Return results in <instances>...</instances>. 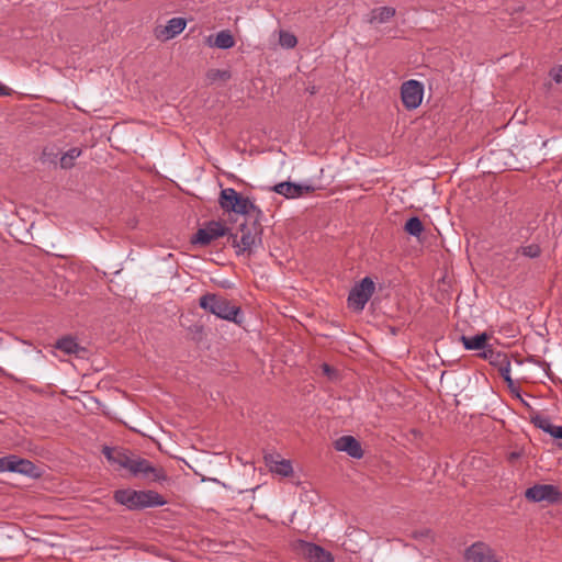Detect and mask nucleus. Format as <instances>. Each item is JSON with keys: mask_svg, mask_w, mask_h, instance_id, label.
<instances>
[{"mask_svg": "<svg viewBox=\"0 0 562 562\" xmlns=\"http://www.w3.org/2000/svg\"><path fill=\"white\" fill-rule=\"evenodd\" d=\"M210 45L221 49H228L235 45V40L229 31H221L216 34L214 42Z\"/></svg>", "mask_w": 562, "mask_h": 562, "instance_id": "nucleus-23", "label": "nucleus"}, {"mask_svg": "<svg viewBox=\"0 0 562 562\" xmlns=\"http://www.w3.org/2000/svg\"><path fill=\"white\" fill-rule=\"evenodd\" d=\"M404 229L409 235L419 237L424 231V225L419 217L413 216L405 223Z\"/></svg>", "mask_w": 562, "mask_h": 562, "instance_id": "nucleus-25", "label": "nucleus"}, {"mask_svg": "<svg viewBox=\"0 0 562 562\" xmlns=\"http://www.w3.org/2000/svg\"><path fill=\"white\" fill-rule=\"evenodd\" d=\"M395 13H396V11L392 7L374 8L369 13L367 22L370 23V24L386 23V22H389L395 15Z\"/></svg>", "mask_w": 562, "mask_h": 562, "instance_id": "nucleus-19", "label": "nucleus"}, {"mask_svg": "<svg viewBox=\"0 0 562 562\" xmlns=\"http://www.w3.org/2000/svg\"><path fill=\"white\" fill-rule=\"evenodd\" d=\"M279 43L282 47L290 49L296 46L297 38L294 34L290 32L281 31L279 33Z\"/></svg>", "mask_w": 562, "mask_h": 562, "instance_id": "nucleus-26", "label": "nucleus"}, {"mask_svg": "<svg viewBox=\"0 0 562 562\" xmlns=\"http://www.w3.org/2000/svg\"><path fill=\"white\" fill-rule=\"evenodd\" d=\"M424 97V85L420 81L411 79L403 82L401 87V99L407 110L418 108Z\"/></svg>", "mask_w": 562, "mask_h": 562, "instance_id": "nucleus-8", "label": "nucleus"}, {"mask_svg": "<svg viewBox=\"0 0 562 562\" xmlns=\"http://www.w3.org/2000/svg\"><path fill=\"white\" fill-rule=\"evenodd\" d=\"M187 25L184 18H172L166 25H158L154 30V35L158 41L167 42L175 38L183 32Z\"/></svg>", "mask_w": 562, "mask_h": 562, "instance_id": "nucleus-12", "label": "nucleus"}, {"mask_svg": "<svg viewBox=\"0 0 562 562\" xmlns=\"http://www.w3.org/2000/svg\"><path fill=\"white\" fill-rule=\"evenodd\" d=\"M12 464V456L0 457V473L10 472V465Z\"/></svg>", "mask_w": 562, "mask_h": 562, "instance_id": "nucleus-30", "label": "nucleus"}, {"mask_svg": "<svg viewBox=\"0 0 562 562\" xmlns=\"http://www.w3.org/2000/svg\"><path fill=\"white\" fill-rule=\"evenodd\" d=\"M239 231L241 233L240 239L238 240L237 235L232 234V244L237 248L236 254L251 252L252 249L261 243V225L254 221L251 225L240 224Z\"/></svg>", "mask_w": 562, "mask_h": 562, "instance_id": "nucleus-4", "label": "nucleus"}, {"mask_svg": "<svg viewBox=\"0 0 562 562\" xmlns=\"http://www.w3.org/2000/svg\"><path fill=\"white\" fill-rule=\"evenodd\" d=\"M274 192L284 195L288 199H295L303 193L310 192L313 189L310 186H301L292 182H280L274 186Z\"/></svg>", "mask_w": 562, "mask_h": 562, "instance_id": "nucleus-17", "label": "nucleus"}, {"mask_svg": "<svg viewBox=\"0 0 562 562\" xmlns=\"http://www.w3.org/2000/svg\"><path fill=\"white\" fill-rule=\"evenodd\" d=\"M525 496L527 499L539 503L547 501L554 503L560 497V492L557 486L551 484H537L527 488Z\"/></svg>", "mask_w": 562, "mask_h": 562, "instance_id": "nucleus-11", "label": "nucleus"}, {"mask_svg": "<svg viewBox=\"0 0 562 562\" xmlns=\"http://www.w3.org/2000/svg\"><path fill=\"white\" fill-rule=\"evenodd\" d=\"M199 306L205 312L215 315L218 318L240 324L243 322L239 316L241 310L239 306L234 305L228 299L215 294L205 293L199 299Z\"/></svg>", "mask_w": 562, "mask_h": 562, "instance_id": "nucleus-1", "label": "nucleus"}, {"mask_svg": "<svg viewBox=\"0 0 562 562\" xmlns=\"http://www.w3.org/2000/svg\"><path fill=\"white\" fill-rule=\"evenodd\" d=\"M333 445L337 451L346 452L349 457L353 459H361L363 457V449L361 447V443L353 436H341L337 438Z\"/></svg>", "mask_w": 562, "mask_h": 562, "instance_id": "nucleus-13", "label": "nucleus"}, {"mask_svg": "<svg viewBox=\"0 0 562 562\" xmlns=\"http://www.w3.org/2000/svg\"><path fill=\"white\" fill-rule=\"evenodd\" d=\"M81 149L78 147L70 148L60 157V167L69 169L74 167V161L81 155Z\"/></svg>", "mask_w": 562, "mask_h": 562, "instance_id": "nucleus-24", "label": "nucleus"}, {"mask_svg": "<svg viewBox=\"0 0 562 562\" xmlns=\"http://www.w3.org/2000/svg\"><path fill=\"white\" fill-rule=\"evenodd\" d=\"M518 254H521L525 257L528 258H538L541 255V248L538 244H530L527 246H520L517 249Z\"/></svg>", "mask_w": 562, "mask_h": 562, "instance_id": "nucleus-27", "label": "nucleus"}, {"mask_svg": "<svg viewBox=\"0 0 562 562\" xmlns=\"http://www.w3.org/2000/svg\"><path fill=\"white\" fill-rule=\"evenodd\" d=\"M323 371L324 373H326L327 375H330L331 372H333V369L327 364V363H324L323 364Z\"/></svg>", "mask_w": 562, "mask_h": 562, "instance_id": "nucleus-33", "label": "nucleus"}, {"mask_svg": "<svg viewBox=\"0 0 562 562\" xmlns=\"http://www.w3.org/2000/svg\"><path fill=\"white\" fill-rule=\"evenodd\" d=\"M553 79L557 82H562V65L555 70V72L553 75Z\"/></svg>", "mask_w": 562, "mask_h": 562, "instance_id": "nucleus-31", "label": "nucleus"}, {"mask_svg": "<svg viewBox=\"0 0 562 562\" xmlns=\"http://www.w3.org/2000/svg\"><path fill=\"white\" fill-rule=\"evenodd\" d=\"M12 90L3 85H0V95H10Z\"/></svg>", "mask_w": 562, "mask_h": 562, "instance_id": "nucleus-32", "label": "nucleus"}, {"mask_svg": "<svg viewBox=\"0 0 562 562\" xmlns=\"http://www.w3.org/2000/svg\"><path fill=\"white\" fill-rule=\"evenodd\" d=\"M114 499L130 510L162 506L166 504L164 497L154 491L117 490L114 493Z\"/></svg>", "mask_w": 562, "mask_h": 562, "instance_id": "nucleus-2", "label": "nucleus"}, {"mask_svg": "<svg viewBox=\"0 0 562 562\" xmlns=\"http://www.w3.org/2000/svg\"><path fill=\"white\" fill-rule=\"evenodd\" d=\"M228 228L221 222L211 221L203 228H200L192 238L193 244L206 246L218 237L225 236Z\"/></svg>", "mask_w": 562, "mask_h": 562, "instance_id": "nucleus-10", "label": "nucleus"}, {"mask_svg": "<svg viewBox=\"0 0 562 562\" xmlns=\"http://www.w3.org/2000/svg\"><path fill=\"white\" fill-rule=\"evenodd\" d=\"M295 551L303 555L305 559L310 560L311 562H333L334 557L333 554L325 550L323 547L307 542L305 540H297L294 543Z\"/></svg>", "mask_w": 562, "mask_h": 562, "instance_id": "nucleus-9", "label": "nucleus"}, {"mask_svg": "<svg viewBox=\"0 0 562 562\" xmlns=\"http://www.w3.org/2000/svg\"><path fill=\"white\" fill-rule=\"evenodd\" d=\"M218 204L223 211L228 213L234 212L240 215H248L251 212H256L257 214H261V211L249 198L243 196L233 188L221 190Z\"/></svg>", "mask_w": 562, "mask_h": 562, "instance_id": "nucleus-3", "label": "nucleus"}, {"mask_svg": "<svg viewBox=\"0 0 562 562\" xmlns=\"http://www.w3.org/2000/svg\"><path fill=\"white\" fill-rule=\"evenodd\" d=\"M490 339V335L486 333H482L475 336H461V341L463 347L467 350H484V348L488 345L487 340Z\"/></svg>", "mask_w": 562, "mask_h": 562, "instance_id": "nucleus-20", "label": "nucleus"}, {"mask_svg": "<svg viewBox=\"0 0 562 562\" xmlns=\"http://www.w3.org/2000/svg\"><path fill=\"white\" fill-rule=\"evenodd\" d=\"M465 562H503V557L487 543L477 541L464 552Z\"/></svg>", "mask_w": 562, "mask_h": 562, "instance_id": "nucleus-7", "label": "nucleus"}, {"mask_svg": "<svg viewBox=\"0 0 562 562\" xmlns=\"http://www.w3.org/2000/svg\"><path fill=\"white\" fill-rule=\"evenodd\" d=\"M102 453L111 464L116 465L120 469H126L127 471L134 458V454L130 453L125 449L111 448L108 446L102 448Z\"/></svg>", "mask_w": 562, "mask_h": 562, "instance_id": "nucleus-14", "label": "nucleus"}, {"mask_svg": "<svg viewBox=\"0 0 562 562\" xmlns=\"http://www.w3.org/2000/svg\"><path fill=\"white\" fill-rule=\"evenodd\" d=\"M55 348L64 351L67 355H79L85 348L80 347L78 342L71 337H64L56 341Z\"/></svg>", "mask_w": 562, "mask_h": 562, "instance_id": "nucleus-21", "label": "nucleus"}, {"mask_svg": "<svg viewBox=\"0 0 562 562\" xmlns=\"http://www.w3.org/2000/svg\"><path fill=\"white\" fill-rule=\"evenodd\" d=\"M479 356L485 360H488L490 363L494 367L499 366L507 357L506 353L494 350L490 345H487L483 351L479 353Z\"/></svg>", "mask_w": 562, "mask_h": 562, "instance_id": "nucleus-22", "label": "nucleus"}, {"mask_svg": "<svg viewBox=\"0 0 562 562\" xmlns=\"http://www.w3.org/2000/svg\"><path fill=\"white\" fill-rule=\"evenodd\" d=\"M206 77L210 82H215L217 80L226 81L231 78V74L227 70L210 69Z\"/></svg>", "mask_w": 562, "mask_h": 562, "instance_id": "nucleus-28", "label": "nucleus"}, {"mask_svg": "<svg viewBox=\"0 0 562 562\" xmlns=\"http://www.w3.org/2000/svg\"><path fill=\"white\" fill-rule=\"evenodd\" d=\"M266 465L270 472L278 474L283 477L292 475L293 468L290 460L282 459L278 453H269L265 456Z\"/></svg>", "mask_w": 562, "mask_h": 562, "instance_id": "nucleus-15", "label": "nucleus"}, {"mask_svg": "<svg viewBox=\"0 0 562 562\" xmlns=\"http://www.w3.org/2000/svg\"><path fill=\"white\" fill-rule=\"evenodd\" d=\"M374 290L375 284L373 280L369 277L363 278L350 290L348 295V306L356 312H361L373 295Z\"/></svg>", "mask_w": 562, "mask_h": 562, "instance_id": "nucleus-5", "label": "nucleus"}, {"mask_svg": "<svg viewBox=\"0 0 562 562\" xmlns=\"http://www.w3.org/2000/svg\"><path fill=\"white\" fill-rule=\"evenodd\" d=\"M499 374L504 378L505 381L512 382L510 379V361L508 358L504 360L499 366H497Z\"/></svg>", "mask_w": 562, "mask_h": 562, "instance_id": "nucleus-29", "label": "nucleus"}, {"mask_svg": "<svg viewBox=\"0 0 562 562\" xmlns=\"http://www.w3.org/2000/svg\"><path fill=\"white\" fill-rule=\"evenodd\" d=\"M128 472L135 477H142L150 482H162L167 475L161 467H154L148 460L134 456Z\"/></svg>", "mask_w": 562, "mask_h": 562, "instance_id": "nucleus-6", "label": "nucleus"}, {"mask_svg": "<svg viewBox=\"0 0 562 562\" xmlns=\"http://www.w3.org/2000/svg\"><path fill=\"white\" fill-rule=\"evenodd\" d=\"M10 472H16L30 476H35L37 475V468L30 460L22 459L12 454V464L10 465Z\"/></svg>", "mask_w": 562, "mask_h": 562, "instance_id": "nucleus-18", "label": "nucleus"}, {"mask_svg": "<svg viewBox=\"0 0 562 562\" xmlns=\"http://www.w3.org/2000/svg\"><path fill=\"white\" fill-rule=\"evenodd\" d=\"M530 422L535 427L549 434L553 438L562 439V426L553 425L549 416L539 413H533L530 416Z\"/></svg>", "mask_w": 562, "mask_h": 562, "instance_id": "nucleus-16", "label": "nucleus"}]
</instances>
